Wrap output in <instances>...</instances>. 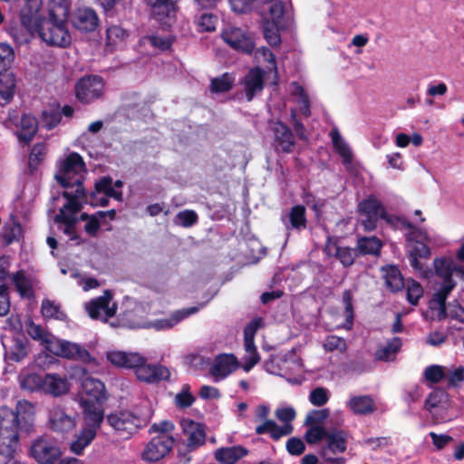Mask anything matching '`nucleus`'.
<instances>
[{"label": "nucleus", "mask_w": 464, "mask_h": 464, "mask_svg": "<svg viewBox=\"0 0 464 464\" xmlns=\"http://www.w3.org/2000/svg\"><path fill=\"white\" fill-rule=\"evenodd\" d=\"M39 2H27L20 10L23 26L32 34L36 33L48 45L67 47L72 37L68 30L70 3L68 0H50L47 15L38 14Z\"/></svg>", "instance_id": "1"}, {"label": "nucleus", "mask_w": 464, "mask_h": 464, "mask_svg": "<svg viewBox=\"0 0 464 464\" xmlns=\"http://www.w3.org/2000/svg\"><path fill=\"white\" fill-rule=\"evenodd\" d=\"M34 414V406L27 401H18L14 409L0 406V455L5 464H23L14 459L19 432L32 431Z\"/></svg>", "instance_id": "2"}, {"label": "nucleus", "mask_w": 464, "mask_h": 464, "mask_svg": "<svg viewBox=\"0 0 464 464\" xmlns=\"http://www.w3.org/2000/svg\"><path fill=\"white\" fill-rule=\"evenodd\" d=\"M149 418L140 416L129 410H121L110 413L106 422L124 440L139 431L149 423Z\"/></svg>", "instance_id": "3"}, {"label": "nucleus", "mask_w": 464, "mask_h": 464, "mask_svg": "<svg viewBox=\"0 0 464 464\" xmlns=\"http://www.w3.org/2000/svg\"><path fill=\"white\" fill-rule=\"evenodd\" d=\"M14 52L11 45L0 43V102L1 106L10 103L14 98L16 82L14 74L9 72L14 62Z\"/></svg>", "instance_id": "4"}, {"label": "nucleus", "mask_w": 464, "mask_h": 464, "mask_svg": "<svg viewBox=\"0 0 464 464\" xmlns=\"http://www.w3.org/2000/svg\"><path fill=\"white\" fill-rule=\"evenodd\" d=\"M78 184L81 186L80 182ZM61 195L67 202L60 208L53 220L57 224L76 226L79 221L77 213L82 209L83 204H88V192L85 188L80 187L74 190H63Z\"/></svg>", "instance_id": "5"}, {"label": "nucleus", "mask_w": 464, "mask_h": 464, "mask_svg": "<svg viewBox=\"0 0 464 464\" xmlns=\"http://www.w3.org/2000/svg\"><path fill=\"white\" fill-rule=\"evenodd\" d=\"M85 170L86 167L82 157L77 152H71L60 162L55 179L65 190H70L74 187L80 188L79 182L81 188H84L82 176L74 178L73 175L82 171L85 172Z\"/></svg>", "instance_id": "6"}, {"label": "nucleus", "mask_w": 464, "mask_h": 464, "mask_svg": "<svg viewBox=\"0 0 464 464\" xmlns=\"http://www.w3.org/2000/svg\"><path fill=\"white\" fill-rule=\"evenodd\" d=\"M296 412L292 407L279 408L276 411V417L284 422L283 426H278L275 420H266L256 427V433L258 435L269 434L272 440H278L284 436L290 435L294 427L291 421L295 420Z\"/></svg>", "instance_id": "7"}, {"label": "nucleus", "mask_w": 464, "mask_h": 464, "mask_svg": "<svg viewBox=\"0 0 464 464\" xmlns=\"http://www.w3.org/2000/svg\"><path fill=\"white\" fill-rule=\"evenodd\" d=\"M358 211L366 218L362 221L364 231L374 230L379 218L385 220L388 224H393V218L387 213L382 202L374 195L362 199L358 204Z\"/></svg>", "instance_id": "8"}, {"label": "nucleus", "mask_w": 464, "mask_h": 464, "mask_svg": "<svg viewBox=\"0 0 464 464\" xmlns=\"http://www.w3.org/2000/svg\"><path fill=\"white\" fill-rule=\"evenodd\" d=\"M104 88L102 77L96 74L85 75L74 85L75 97L82 104H90L103 96Z\"/></svg>", "instance_id": "9"}, {"label": "nucleus", "mask_w": 464, "mask_h": 464, "mask_svg": "<svg viewBox=\"0 0 464 464\" xmlns=\"http://www.w3.org/2000/svg\"><path fill=\"white\" fill-rule=\"evenodd\" d=\"M47 351L55 356L80 361L84 363H90L94 361V358L83 346L55 336L48 345Z\"/></svg>", "instance_id": "10"}, {"label": "nucleus", "mask_w": 464, "mask_h": 464, "mask_svg": "<svg viewBox=\"0 0 464 464\" xmlns=\"http://www.w3.org/2000/svg\"><path fill=\"white\" fill-rule=\"evenodd\" d=\"M175 441L174 437H152L141 453V459L149 463L161 460L172 450Z\"/></svg>", "instance_id": "11"}, {"label": "nucleus", "mask_w": 464, "mask_h": 464, "mask_svg": "<svg viewBox=\"0 0 464 464\" xmlns=\"http://www.w3.org/2000/svg\"><path fill=\"white\" fill-rule=\"evenodd\" d=\"M263 326V319L257 317L250 321L244 328V346L247 355L245 356L244 369L249 371L260 360L255 345V335L259 328Z\"/></svg>", "instance_id": "12"}, {"label": "nucleus", "mask_w": 464, "mask_h": 464, "mask_svg": "<svg viewBox=\"0 0 464 464\" xmlns=\"http://www.w3.org/2000/svg\"><path fill=\"white\" fill-rule=\"evenodd\" d=\"M324 252L328 256H334L343 267L352 266L359 256L357 248L339 245L337 237L328 236Z\"/></svg>", "instance_id": "13"}, {"label": "nucleus", "mask_w": 464, "mask_h": 464, "mask_svg": "<svg viewBox=\"0 0 464 464\" xmlns=\"http://www.w3.org/2000/svg\"><path fill=\"white\" fill-rule=\"evenodd\" d=\"M221 38L230 47L243 53L251 54L256 48L253 38L240 28L232 27L223 30Z\"/></svg>", "instance_id": "14"}, {"label": "nucleus", "mask_w": 464, "mask_h": 464, "mask_svg": "<svg viewBox=\"0 0 464 464\" xmlns=\"http://www.w3.org/2000/svg\"><path fill=\"white\" fill-rule=\"evenodd\" d=\"M135 375L141 382L154 384L162 381H169L170 371L160 363H148L147 359L144 358L143 362L136 369Z\"/></svg>", "instance_id": "15"}, {"label": "nucleus", "mask_w": 464, "mask_h": 464, "mask_svg": "<svg viewBox=\"0 0 464 464\" xmlns=\"http://www.w3.org/2000/svg\"><path fill=\"white\" fill-rule=\"evenodd\" d=\"M112 299L111 291H104L103 295L92 299L85 304V309L92 319H101L106 322L109 318L114 316L116 306L110 307V302Z\"/></svg>", "instance_id": "16"}, {"label": "nucleus", "mask_w": 464, "mask_h": 464, "mask_svg": "<svg viewBox=\"0 0 464 464\" xmlns=\"http://www.w3.org/2000/svg\"><path fill=\"white\" fill-rule=\"evenodd\" d=\"M30 455L39 464H53L59 459L61 451L52 441L40 438L32 444Z\"/></svg>", "instance_id": "17"}, {"label": "nucleus", "mask_w": 464, "mask_h": 464, "mask_svg": "<svg viewBox=\"0 0 464 464\" xmlns=\"http://www.w3.org/2000/svg\"><path fill=\"white\" fill-rule=\"evenodd\" d=\"M182 430L188 435L186 450L188 452L194 451L206 443L205 426L202 423L192 420L181 421Z\"/></svg>", "instance_id": "18"}, {"label": "nucleus", "mask_w": 464, "mask_h": 464, "mask_svg": "<svg viewBox=\"0 0 464 464\" xmlns=\"http://www.w3.org/2000/svg\"><path fill=\"white\" fill-rule=\"evenodd\" d=\"M457 283H440L439 288L432 295L429 302V308L437 311V318L441 321L447 318L446 301L449 295L456 287Z\"/></svg>", "instance_id": "19"}, {"label": "nucleus", "mask_w": 464, "mask_h": 464, "mask_svg": "<svg viewBox=\"0 0 464 464\" xmlns=\"http://www.w3.org/2000/svg\"><path fill=\"white\" fill-rule=\"evenodd\" d=\"M72 25L78 31L91 33L95 31L99 24L96 12L90 7L78 8L72 14Z\"/></svg>", "instance_id": "20"}, {"label": "nucleus", "mask_w": 464, "mask_h": 464, "mask_svg": "<svg viewBox=\"0 0 464 464\" xmlns=\"http://www.w3.org/2000/svg\"><path fill=\"white\" fill-rule=\"evenodd\" d=\"M276 150L283 153H291L295 146V137L291 129L284 122L278 121L273 127Z\"/></svg>", "instance_id": "21"}, {"label": "nucleus", "mask_w": 464, "mask_h": 464, "mask_svg": "<svg viewBox=\"0 0 464 464\" xmlns=\"http://www.w3.org/2000/svg\"><path fill=\"white\" fill-rule=\"evenodd\" d=\"M102 404L91 400H81L86 428L94 429L95 431L100 428L104 419Z\"/></svg>", "instance_id": "22"}, {"label": "nucleus", "mask_w": 464, "mask_h": 464, "mask_svg": "<svg viewBox=\"0 0 464 464\" xmlns=\"http://www.w3.org/2000/svg\"><path fill=\"white\" fill-rule=\"evenodd\" d=\"M82 390L86 398L82 400H91L94 402L103 403L107 401V392L104 383L96 378L86 377L82 381Z\"/></svg>", "instance_id": "23"}, {"label": "nucleus", "mask_w": 464, "mask_h": 464, "mask_svg": "<svg viewBox=\"0 0 464 464\" xmlns=\"http://www.w3.org/2000/svg\"><path fill=\"white\" fill-rule=\"evenodd\" d=\"M264 77L265 71L258 66L250 69L246 74L243 82L247 102H251L256 93L264 89Z\"/></svg>", "instance_id": "24"}, {"label": "nucleus", "mask_w": 464, "mask_h": 464, "mask_svg": "<svg viewBox=\"0 0 464 464\" xmlns=\"http://www.w3.org/2000/svg\"><path fill=\"white\" fill-rule=\"evenodd\" d=\"M346 405L355 415L366 416L376 411V403L371 395L351 396Z\"/></svg>", "instance_id": "25"}, {"label": "nucleus", "mask_w": 464, "mask_h": 464, "mask_svg": "<svg viewBox=\"0 0 464 464\" xmlns=\"http://www.w3.org/2000/svg\"><path fill=\"white\" fill-rule=\"evenodd\" d=\"M238 366L237 359L233 354H220L215 359L210 368V373L215 377L225 378Z\"/></svg>", "instance_id": "26"}, {"label": "nucleus", "mask_w": 464, "mask_h": 464, "mask_svg": "<svg viewBox=\"0 0 464 464\" xmlns=\"http://www.w3.org/2000/svg\"><path fill=\"white\" fill-rule=\"evenodd\" d=\"M70 384L65 377L58 373H46L44 375V392L53 397H59L67 393Z\"/></svg>", "instance_id": "27"}, {"label": "nucleus", "mask_w": 464, "mask_h": 464, "mask_svg": "<svg viewBox=\"0 0 464 464\" xmlns=\"http://www.w3.org/2000/svg\"><path fill=\"white\" fill-rule=\"evenodd\" d=\"M431 255L430 248L425 243L416 240L408 251L409 260L411 266L414 270L426 274L427 272L423 269L422 263L420 262V258L428 259ZM427 277V275H424Z\"/></svg>", "instance_id": "28"}, {"label": "nucleus", "mask_w": 464, "mask_h": 464, "mask_svg": "<svg viewBox=\"0 0 464 464\" xmlns=\"http://www.w3.org/2000/svg\"><path fill=\"white\" fill-rule=\"evenodd\" d=\"M382 276L386 287L392 293L401 291L405 286L404 278L401 270L394 265H387L382 267Z\"/></svg>", "instance_id": "29"}, {"label": "nucleus", "mask_w": 464, "mask_h": 464, "mask_svg": "<svg viewBox=\"0 0 464 464\" xmlns=\"http://www.w3.org/2000/svg\"><path fill=\"white\" fill-rule=\"evenodd\" d=\"M248 450L243 446L220 448L215 451V459L220 464H235L246 456Z\"/></svg>", "instance_id": "30"}, {"label": "nucleus", "mask_w": 464, "mask_h": 464, "mask_svg": "<svg viewBox=\"0 0 464 464\" xmlns=\"http://www.w3.org/2000/svg\"><path fill=\"white\" fill-rule=\"evenodd\" d=\"M326 446L324 450V457L326 456V450L334 454L343 453L347 448L346 432L343 430H335L328 431L325 437Z\"/></svg>", "instance_id": "31"}, {"label": "nucleus", "mask_w": 464, "mask_h": 464, "mask_svg": "<svg viewBox=\"0 0 464 464\" xmlns=\"http://www.w3.org/2000/svg\"><path fill=\"white\" fill-rule=\"evenodd\" d=\"M382 242L377 237H359L356 241V248L359 256H374L381 254Z\"/></svg>", "instance_id": "32"}, {"label": "nucleus", "mask_w": 464, "mask_h": 464, "mask_svg": "<svg viewBox=\"0 0 464 464\" xmlns=\"http://www.w3.org/2000/svg\"><path fill=\"white\" fill-rule=\"evenodd\" d=\"M37 131V119L31 114H23L21 117V130L17 133L19 140L28 145L33 140Z\"/></svg>", "instance_id": "33"}, {"label": "nucleus", "mask_w": 464, "mask_h": 464, "mask_svg": "<svg viewBox=\"0 0 464 464\" xmlns=\"http://www.w3.org/2000/svg\"><path fill=\"white\" fill-rule=\"evenodd\" d=\"M402 342L400 337H393L385 345L380 346L374 353L375 360L382 362L392 361L401 351Z\"/></svg>", "instance_id": "34"}, {"label": "nucleus", "mask_w": 464, "mask_h": 464, "mask_svg": "<svg viewBox=\"0 0 464 464\" xmlns=\"http://www.w3.org/2000/svg\"><path fill=\"white\" fill-rule=\"evenodd\" d=\"M145 2L150 6L151 16L160 23L174 12L173 0H145Z\"/></svg>", "instance_id": "35"}, {"label": "nucleus", "mask_w": 464, "mask_h": 464, "mask_svg": "<svg viewBox=\"0 0 464 464\" xmlns=\"http://www.w3.org/2000/svg\"><path fill=\"white\" fill-rule=\"evenodd\" d=\"M455 263L447 257H437L433 260L435 275L442 279L441 283H456L452 276Z\"/></svg>", "instance_id": "36"}, {"label": "nucleus", "mask_w": 464, "mask_h": 464, "mask_svg": "<svg viewBox=\"0 0 464 464\" xmlns=\"http://www.w3.org/2000/svg\"><path fill=\"white\" fill-rule=\"evenodd\" d=\"M268 5L267 14H263V22H276V24H285L284 21L285 5L280 0H261Z\"/></svg>", "instance_id": "37"}, {"label": "nucleus", "mask_w": 464, "mask_h": 464, "mask_svg": "<svg viewBox=\"0 0 464 464\" xmlns=\"http://www.w3.org/2000/svg\"><path fill=\"white\" fill-rule=\"evenodd\" d=\"M449 393L441 388H437L426 398L424 408L426 411L433 414L435 409L446 408V406L449 404Z\"/></svg>", "instance_id": "38"}, {"label": "nucleus", "mask_w": 464, "mask_h": 464, "mask_svg": "<svg viewBox=\"0 0 464 464\" xmlns=\"http://www.w3.org/2000/svg\"><path fill=\"white\" fill-rule=\"evenodd\" d=\"M50 424L54 431L67 432L74 427L75 421L74 419L68 416L64 411L57 410L51 413Z\"/></svg>", "instance_id": "39"}, {"label": "nucleus", "mask_w": 464, "mask_h": 464, "mask_svg": "<svg viewBox=\"0 0 464 464\" xmlns=\"http://www.w3.org/2000/svg\"><path fill=\"white\" fill-rule=\"evenodd\" d=\"M97 431L94 429L84 427L77 435L76 440L71 444V451L76 455H82L83 450L92 443Z\"/></svg>", "instance_id": "40"}, {"label": "nucleus", "mask_w": 464, "mask_h": 464, "mask_svg": "<svg viewBox=\"0 0 464 464\" xmlns=\"http://www.w3.org/2000/svg\"><path fill=\"white\" fill-rule=\"evenodd\" d=\"M27 334L35 341H39L47 351L48 345L51 343L54 335L46 331L42 325L34 324L31 321L26 326Z\"/></svg>", "instance_id": "41"}, {"label": "nucleus", "mask_w": 464, "mask_h": 464, "mask_svg": "<svg viewBox=\"0 0 464 464\" xmlns=\"http://www.w3.org/2000/svg\"><path fill=\"white\" fill-rule=\"evenodd\" d=\"M97 193H103L105 196L113 194L112 179L111 177H102L94 184V191L88 193V204L96 207Z\"/></svg>", "instance_id": "42"}, {"label": "nucleus", "mask_w": 464, "mask_h": 464, "mask_svg": "<svg viewBox=\"0 0 464 464\" xmlns=\"http://www.w3.org/2000/svg\"><path fill=\"white\" fill-rule=\"evenodd\" d=\"M285 24H276V22H263L262 28L264 37L269 45L277 47L281 44L279 30L284 29Z\"/></svg>", "instance_id": "43"}, {"label": "nucleus", "mask_w": 464, "mask_h": 464, "mask_svg": "<svg viewBox=\"0 0 464 464\" xmlns=\"http://www.w3.org/2000/svg\"><path fill=\"white\" fill-rule=\"evenodd\" d=\"M235 82V76L229 72H224L219 77H215L210 82L209 89L213 93H223L229 92Z\"/></svg>", "instance_id": "44"}, {"label": "nucleus", "mask_w": 464, "mask_h": 464, "mask_svg": "<svg viewBox=\"0 0 464 464\" xmlns=\"http://www.w3.org/2000/svg\"><path fill=\"white\" fill-rule=\"evenodd\" d=\"M330 136L335 151L343 159L345 163H350L353 159L351 150L341 137L339 131L334 129L331 130Z\"/></svg>", "instance_id": "45"}, {"label": "nucleus", "mask_w": 464, "mask_h": 464, "mask_svg": "<svg viewBox=\"0 0 464 464\" xmlns=\"http://www.w3.org/2000/svg\"><path fill=\"white\" fill-rule=\"evenodd\" d=\"M45 151L46 147L44 142L35 143L33 146L28 160V169L31 173H34L44 161Z\"/></svg>", "instance_id": "46"}, {"label": "nucleus", "mask_w": 464, "mask_h": 464, "mask_svg": "<svg viewBox=\"0 0 464 464\" xmlns=\"http://www.w3.org/2000/svg\"><path fill=\"white\" fill-rule=\"evenodd\" d=\"M289 221L293 228L304 229L307 223L305 208L302 205L294 206L289 212Z\"/></svg>", "instance_id": "47"}, {"label": "nucleus", "mask_w": 464, "mask_h": 464, "mask_svg": "<svg viewBox=\"0 0 464 464\" xmlns=\"http://www.w3.org/2000/svg\"><path fill=\"white\" fill-rule=\"evenodd\" d=\"M41 313L44 318L64 320L66 314L61 310L60 305L53 301L44 299L41 305Z\"/></svg>", "instance_id": "48"}, {"label": "nucleus", "mask_w": 464, "mask_h": 464, "mask_svg": "<svg viewBox=\"0 0 464 464\" xmlns=\"http://www.w3.org/2000/svg\"><path fill=\"white\" fill-rule=\"evenodd\" d=\"M14 285L23 297L31 298L34 296V289L30 280L21 271L14 276Z\"/></svg>", "instance_id": "49"}, {"label": "nucleus", "mask_w": 464, "mask_h": 464, "mask_svg": "<svg viewBox=\"0 0 464 464\" xmlns=\"http://www.w3.org/2000/svg\"><path fill=\"white\" fill-rule=\"evenodd\" d=\"M44 376L37 373H28L20 380L21 388L31 392L44 390Z\"/></svg>", "instance_id": "50"}, {"label": "nucleus", "mask_w": 464, "mask_h": 464, "mask_svg": "<svg viewBox=\"0 0 464 464\" xmlns=\"http://www.w3.org/2000/svg\"><path fill=\"white\" fill-rule=\"evenodd\" d=\"M424 293L422 285L416 280L411 279L407 282L406 298L411 305H417Z\"/></svg>", "instance_id": "51"}, {"label": "nucleus", "mask_w": 464, "mask_h": 464, "mask_svg": "<svg viewBox=\"0 0 464 464\" xmlns=\"http://www.w3.org/2000/svg\"><path fill=\"white\" fill-rule=\"evenodd\" d=\"M175 430V425L170 420H161L160 422H154L149 428L148 432L150 434L156 433L157 437H173L172 432Z\"/></svg>", "instance_id": "52"}, {"label": "nucleus", "mask_w": 464, "mask_h": 464, "mask_svg": "<svg viewBox=\"0 0 464 464\" xmlns=\"http://www.w3.org/2000/svg\"><path fill=\"white\" fill-rule=\"evenodd\" d=\"M9 359L14 362H20L27 355V348L22 339L16 338L12 341L8 352Z\"/></svg>", "instance_id": "53"}, {"label": "nucleus", "mask_w": 464, "mask_h": 464, "mask_svg": "<svg viewBox=\"0 0 464 464\" xmlns=\"http://www.w3.org/2000/svg\"><path fill=\"white\" fill-rule=\"evenodd\" d=\"M195 401V397L190 392L188 383L182 385L181 391L175 397V403L180 409L189 408Z\"/></svg>", "instance_id": "54"}, {"label": "nucleus", "mask_w": 464, "mask_h": 464, "mask_svg": "<svg viewBox=\"0 0 464 464\" xmlns=\"http://www.w3.org/2000/svg\"><path fill=\"white\" fill-rule=\"evenodd\" d=\"M218 21L217 15L210 13H202L198 16V26L200 32H213Z\"/></svg>", "instance_id": "55"}, {"label": "nucleus", "mask_w": 464, "mask_h": 464, "mask_svg": "<svg viewBox=\"0 0 464 464\" xmlns=\"http://www.w3.org/2000/svg\"><path fill=\"white\" fill-rule=\"evenodd\" d=\"M330 399L329 391L324 387H316L309 394V401L316 407H322L328 402Z\"/></svg>", "instance_id": "56"}, {"label": "nucleus", "mask_w": 464, "mask_h": 464, "mask_svg": "<svg viewBox=\"0 0 464 464\" xmlns=\"http://www.w3.org/2000/svg\"><path fill=\"white\" fill-rule=\"evenodd\" d=\"M330 416V410L324 408L322 410H312L306 415L304 424L316 426L323 423Z\"/></svg>", "instance_id": "57"}, {"label": "nucleus", "mask_w": 464, "mask_h": 464, "mask_svg": "<svg viewBox=\"0 0 464 464\" xmlns=\"http://www.w3.org/2000/svg\"><path fill=\"white\" fill-rule=\"evenodd\" d=\"M327 432L328 430L321 425L313 426L309 428L304 434L305 441L308 444H315L323 439H325Z\"/></svg>", "instance_id": "58"}, {"label": "nucleus", "mask_w": 464, "mask_h": 464, "mask_svg": "<svg viewBox=\"0 0 464 464\" xmlns=\"http://www.w3.org/2000/svg\"><path fill=\"white\" fill-rule=\"evenodd\" d=\"M445 376L443 367L440 365H430L424 371L425 379L434 384L439 383Z\"/></svg>", "instance_id": "59"}, {"label": "nucleus", "mask_w": 464, "mask_h": 464, "mask_svg": "<svg viewBox=\"0 0 464 464\" xmlns=\"http://www.w3.org/2000/svg\"><path fill=\"white\" fill-rule=\"evenodd\" d=\"M342 301L344 305V315L346 318V322L350 324H353V293L350 289H346L343 292Z\"/></svg>", "instance_id": "60"}, {"label": "nucleus", "mask_w": 464, "mask_h": 464, "mask_svg": "<svg viewBox=\"0 0 464 464\" xmlns=\"http://www.w3.org/2000/svg\"><path fill=\"white\" fill-rule=\"evenodd\" d=\"M10 305L9 287L2 283L0 284V317L9 313Z\"/></svg>", "instance_id": "61"}, {"label": "nucleus", "mask_w": 464, "mask_h": 464, "mask_svg": "<svg viewBox=\"0 0 464 464\" xmlns=\"http://www.w3.org/2000/svg\"><path fill=\"white\" fill-rule=\"evenodd\" d=\"M345 346L344 339L334 335L328 336L324 342V348L327 352L342 351Z\"/></svg>", "instance_id": "62"}, {"label": "nucleus", "mask_w": 464, "mask_h": 464, "mask_svg": "<svg viewBox=\"0 0 464 464\" xmlns=\"http://www.w3.org/2000/svg\"><path fill=\"white\" fill-rule=\"evenodd\" d=\"M286 450L289 454L299 456L305 450V445L301 439L292 437L286 442Z\"/></svg>", "instance_id": "63"}, {"label": "nucleus", "mask_w": 464, "mask_h": 464, "mask_svg": "<svg viewBox=\"0 0 464 464\" xmlns=\"http://www.w3.org/2000/svg\"><path fill=\"white\" fill-rule=\"evenodd\" d=\"M448 381V387H458L461 382H464V367L459 366L454 371L450 372V374L445 376Z\"/></svg>", "instance_id": "64"}]
</instances>
